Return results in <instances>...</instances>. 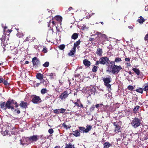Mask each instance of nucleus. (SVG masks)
I'll use <instances>...</instances> for the list:
<instances>
[{"label": "nucleus", "mask_w": 148, "mask_h": 148, "mask_svg": "<svg viewBox=\"0 0 148 148\" xmlns=\"http://www.w3.org/2000/svg\"><path fill=\"white\" fill-rule=\"evenodd\" d=\"M131 124L133 127L136 128L141 125V121L140 119L135 117L132 121Z\"/></svg>", "instance_id": "7ed1b4c3"}, {"label": "nucleus", "mask_w": 148, "mask_h": 148, "mask_svg": "<svg viewBox=\"0 0 148 148\" xmlns=\"http://www.w3.org/2000/svg\"><path fill=\"white\" fill-rule=\"evenodd\" d=\"M72 134L76 137L80 136L79 132L77 130H75L74 131H73Z\"/></svg>", "instance_id": "aec40b11"}, {"label": "nucleus", "mask_w": 148, "mask_h": 148, "mask_svg": "<svg viewBox=\"0 0 148 148\" xmlns=\"http://www.w3.org/2000/svg\"><path fill=\"white\" fill-rule=\"evenodd\" d=\"M98 67L96 66H93V67L92 68V71L93 72H96L97 70V69Z\"/></svg>", "instance_id": "72a5a7b5"}, {"label": "nucleus", "mask_w": 148, "mask_h": 148, "mask_svg": "<svg viewBox=\"0 0 148 148\" xmlns=\"http://www.w3.org/2000/svg\"><path fill=\"white\" fill-rule=\"evenodd\" d=\"M100 63V62L99 61H97L96 62L95 64V65H98Z\"/></svg>", "instance_id": "bf43d9fd"}, {"label": "nucleus", "mask_w": 148, "mask_h": 148, "mask_svg": "<svg viewBox=\"0 0 148 148\" xmlns=\"http://www.w3.org/2000/svg\"><path fill=\"white\" fill-rule=\"evenodd\" d=\"M20 143L23 145L24 144V143H23V141L21 140H20Z\"/></svg>", "instance_id": "774afa93"}, {"label": "nucleus", "mask_w": 148, "mask_h": 148, "mask_svg": "<svg viewBox=\"0 0 148 148\" xmlns=\"http://www.w3.org/2000/svg\"><path fill=\"white\" fill-rule=\"evenodd\" d=\"M125 61L126 62H130V58H125Z\"/></svg>", "instance_id": "5fc2aeb1"}, {"label": "nucleus", "mask_w": 148, "mask_h": 148, "mask_svg": "<svg viewBox=\"0 0 148 148\" xmlns=\"http://www.w3.org/2000/svg\"><path fill=\"white\" fill-rule=\"evenodd\" d=\"M53 112L54 113L56 114H59L60 113V109H55L54 110H53Z\"/></svg>", "instance_id": "4c0bfd02"}, {"label": "nucleus", "mask_w": 148, "mask_h": 148, "mask_svg": "<svg viewBox=\"0 0 148 148\" xmlns=\"http://www.w3.org/2000/svg\"><path fill=\"white\" fill-rule=\"evenodd\" d=\"M73 103L75 104L74 107L77 106V107H79V103H80V101L79 99H77L76 102H73Z\"/></svg>", "instance_id": "7c9ffc66"}, {"label": "nucleus", "mask_w": 148, "mask_h": 148, "mask_svg": "<svg viewBox=\"0 0 148 148\" xmlns=\"http://www.w3.org/2000/svg\"><path fill=\"white\" fill-rule=\"evenodd\" d=\"M122 69V68L121 66L114 65L113 66L112 69L110 70H109V71L112 72L114 74H117L119 73L120 70Z\"/></svg>", "instance_id": "39448f33"}, {"label": "nucleus", "mask_w": 148, "mask_h": 148, "mask_svg": "<svg viewBox=\"0 0 148 148\" xmlns=\"http://www.w3.org/2000/svg\"><path fill=\"white\" fill-rule=\"evenodd\" d=\"M100 63L103 64H108V62L109 61V59L107 57H102L99 60Z\"/></svg>", "instance_id": "1a4fd4ad"}, {"label": "nucleus", "mask_w": 148, "mask_h": 148, "mask_svg": "<svg viewBox=\"0 0 148 148\" xmlns=\"http://www.w3.org/2000/svg\"><path fill=\"white\" fill-rule=\"evenodd\" d=\"M84 64L87 67H89L90 65V62L87 59H85L83 60Z\"/></svg>", "instance_id": "4468645a"}, {"label": "nucleus", "mask_w": 148, "mask_h": 148, "mask_svg": "<svg viewBox=\"0 0 148 148\" xmlns=\"http://www.w3.org/2000/svg\"><path fill=\"white\" fill-rule=\"evenodd\" d=\"M143 89L141 88H138L136 90V91L142 94L143 93Z\"/></svg>", "instance_id": "473e14b6"}, {"label": "nucleus", "mask_w": 148, "mask_h": 148, "mask_svg": "<svg viewBox=\"0 0 148 148\" xmlns=\"http://www.w3.org/2000/svg\"><path fill=\"white\" fill-rule=\"evenodd\" d=\"M18 106V104L13 99H9L6 103L2 101L0 102V107L2 110H6L8 109H10L12 110H14V112L17 114L21 113L19 109L17 108Z\"/></svg>", "instance_id": "f257e3e1"}, {"label": "nucleus", "mask_w": 148, "mask_h": 148, "mask_svg": "<svg viewBox=\"0 0 148 148\" xmlns=\"http://www.w3.org/2000/svg\"><path fill=\"white\" fill-rule=\"evenodd\" d=\"M9 131L7 130H5L4 132V136H5L6 135H8L9 134Z\"/></svg>", "instance_id": "09e8293b"}, {"label": "nucleus", "mask_w": 148, "mask_h": 148, "mask_svg": "<svg viewBox=\"0 0 148 148\" xmlns=\"http://www.w3.org/2000/svg\"><path fill=\"white\" fill-rule=\"evenodd\" d=\"M96 34H97L98 35V36L96 37V38H98L99 36L102 34L101 32H96Z\"/></svg>", "instance_id": "603ef678"}, {"label": "nucleus", "mask_w": 148, "mask_h": 148, "mask_svg": "<svg viewBox=\"0 0 148 148\" xmlns=\"http://www.w3.org/2000/svg\"><path fill=\"white\" fill-rule=\"evenodd\" d=\"M95 106L94 105H92V106L89 109V110L90 112H93L95 110Z\"/></svg>", "instance_id": "f704fd0d"}, {"label": "nucleus", "mask_w": 148, "mask_h": 148, "mask_svg": "<svg viewBox=\"0 0 148 148\" xmlns=\"http://www.w3.org/2000/svg\"><path fill=\"white\" fill-rule=\"evenodd\" d=\"M49 62H46L42 64V66L44 67H47L49 66Z\"/></svg>", "instance_id": "58836bf2"}, {"label": "nucleus", "mask_w": 148, "mask_h": 148, "mask_svg": "<svg viewBox=\"0 0 148 148\" xmlns=\"http://www.w3.org/2000/svg\"><path fill=\"white\" fill-rule=\"evenodd\" d=\"M144 40H146L148 42V33L145 36L144 38Z\"/></svg>", "instance_id": "de8ad7c7"}, {"label": "nucleus", "mask_w": 148, "mask_h": 148, "mask_svg": "<svg viewBox=\"0 0 148 148\" xmlns=\"http://www.w3.org/2000/svg\"><path fill=\"white\" fill-rule=\"evenodd\" d=\"M65 47V45L64 44L60 45L59 46V49L61 50H63Z\"/></svg>", "instance_id": "a19ab883"}, {"label": "nucleus", "mask_w": 148, "mask_h": 148, "mask_svg": "<svg viewBox=\"0 0 148 148\" xmlns=\"http://www.w3.org/2000/svg\"><path fill=\"white\" fill-rule=\"evenodd\" d=\"M51 20H50L49 21V22L48 23V27H50V24H51Z\"/></svg>", "instance_id": "680f3d73"}, {"label": "nucleus", "mask_w": 148, "mask_h": 148, "mask_svg": "<svg viewBox=\"0 0 148 148\" xmlns=\"http://www.w3.org/2000/svg\"><path fill=\"white\" fill-rule=\"evenodd\" d=\"M32 38L30 36L27 37L24 40V42H25L26 41H31Z\"/></svg>", "instance_id": "ea45409f"}, {"label": "nucleus", "mask_w": 148, "mask_h": 148, "mask_svg": "<svg viewBox=\"0 0 148 148\" xmlns=\"http://www.w3.org/2000/svg\"><path fill=\"white\" fill-rule=\"evenodd\" d=\"M92 128V127L90 125H87L86 126V133L90 131Z\"/></svg>", "instance_id": "c756f323"}, {"label": "nucleus", "mask_w": 148, "mask_h": 148, "mask_svg": "<svg viewBox=\"0 0 148 148\" xmlns=\"http://www.w3.org/2000/svg\"><path fill=\"white\" fill-rule=\"evenodd\" d=\"M139 19L137 20V21L141 24H143L145 21V20L143 18L142 16H140L139 17Z\"/></svg>", "instance_id": "6ab92c4d"}, {"label": "nucleus", "mask_w": 148, "mask_h": 148, "mask_svg": "<svg viewBox=\"0 0 148 148\" xmlns=\"http://www.w3.org/2000/svg\"><path fill=\"white\" fill-rule=\"evenodd\" d=\"M3 84L5 85L6 86L9 85V84L8 83L7 81V80H5L4 81L3 80Z\"/></svg>", "instance_id": "c03bdc74"}, {"label": "nucleus", "mask_w": 148, "mask_h": 148, "mask_svg": "<svg viewBox=\"0 0 148 148\" xmlns=\"http://www.w3.org/2000/svg\"><path fill=\"white\" fill-rule=\"evenodd\" d=\"M78 37V34L76 33H74L71 36V38L75 40Z\"/></svg>", "instance_id": "c85d7f7f"}, {"label": "nucleus", "mask_w": 148, "mask_h": 148, "mask_svg": "<svg viewBox=\"0 0 148 148\" xmlns=\"http://www.w3.org/2000/svg\"><path fill=\"white\" fill-rule=\"evenodd\" d=\"M55 75V74L52 73H48L47 75V76L49 77V78L51 79H54L53 76Z\"/></svg>", "instance_id": "b1692460"}, {"label": "nucleus", "mask_w": 148, "mask_h": 148, "mask_svg": "<svg viewBox=\"0 0 148 148\" xmlns=\"http://www.w3.org/2000/svg\"><path fill=\"white\" fill-rule=\"evenodd\" d=\"M17 36H18L19 38H21L23 36V33H18L17 34Z\"/></svg>", "instance_id": "8fccbe9b"}, {"label": "nucleus", "mask_w": 148, "mask_h": 148, "mask_svg": "<svg viewBox=\"0 0 148 148\" xmlns=\"http://www.w3.org/2000/svg\"><path fill=\"white\" fill-rule=\"evenodd\" d=\"M80 42L81 41L79 40L75 42L74 44L73 47L76 49V48L80 44Z\"/></svg>", "instance_id": "a878e982"}, {"label": "nucleus", "mask_w": 148, "mask_h": 148, "mask_svg": "<svg viewBox=\"0 0 148 148\" xmlns=\"http://www.w3.org/2000/svg\"><path fill=\"white\" fill-rule=\"evenodd\" d=\"M118 0H110L111 3L112 4H114L117 3Z\"/></svg>", "instance_id": "a18cd8bd"}, {"label": "nucleus", "mask_w": 148, "mask_h": 148, "mask_svg": "<svg viewBox=\"0 0 148 148\" xmlns=\"http://www.w3.org/2000/svg\"><path fill=\"white\" fill-rule=\"evenodd\" d=\"M103 148H109L111 146V145L108 142H105L103 144Z\"/></svg>", "instance_id": "393cba45"}, {"label": "nucleus", "mask_w": 148, "mask_h": 148, "mask_svg": "<svg viewBox=\"0 0 148 148\" xmlns=\"http://www.w3.org/2000/svg\"><path fill=\"white\" fill-rule=\"evenodd\" d=\"M73 9V8L72 7H70L69 8H68V10L67 11V12H69V11H71Z\"/></svg>", "instance_id": "052dcab7"}, {"label": "nucleus", "mask_w": 148, "mask_h": 148, "mask_svg": "<svg viewBox=\"0 0 148 148\" xmlns=\"http://www.w3.org/2000/svg\"><path fill=\"white\" fill-rule=\"evenodd\" d=\"M125 64L127 65L126 66L127 67H130L131 66V64L130 63H126Z\"/></svg>", "instance_id": "4d7b16f0"}, {"label": "nucleus", "mask_w": 148, "mask_h": 148, "mask_svg": "<svg viewBox=\"0 0 148 148\" xmlns=\"http://www.w3.org/2000/svg\"><path fill=\"white\" fill-rule=\"evenodd\" d=\"M3 82V78L0 76V83Z\"/></svg>", "instance_id": "13d9d810"}, {"label": "nucleus", "mask_w": 148, "mask_h": 148, "mask_svg": "<svg viewBox=\"0 0 148 148\" xmlns=\"http://www.w3.org/2000/svg\"><path fill=\"white\" fill-rule=\"evenodd\" d=\"M143 88L145 91H147L148 90V82L144 84L143 86Z\"/></svg>", "instance_id": "bb28decb"}, {"label": "nucleus", "mask_w": 148, "mask_h": 148, "mask_svg": "<svg viewBox=\"0 0 148 148\" xmlns=\"http://www.w3.org/2000/svg\"><path fill=\"white\" fill-rule=\"evenodd\" d=\"M27 103L23 101H21L19 104V106L22 108L26 109L27 106Z\"/></svg>", "instance_id": "ddd939ff"}, {"label": "nucleus", "mask_w": 148, "mask_h": 148, "mask_svg": "<svg viewBox=\"0 0 148 148\" xmlns=\"http://www.w3.org/2000/svg\"><path fill=\"white\" fill-rule=\"evenodd\" d=\"M132 70L138 75H139L140 74V71L138 69L133 67L132 68Z\"/></svg>", "instance_id": "5701e85b"}, {"label": "nucleus", "mask_w": 148, "mask_h": 148, "mask_svg": "<svg viewBox=\"0 0 148 148\" xmlns=\"http://www.w3.org/2000/svg\"><path fill=\"white\" fill-rule=\"evenodd\" d=\"M62 126L64 127V128L66 130H67L69 128H70L71 126L69 127V126L66 125L65 123H64L62 124Z\"/></svg>", "instance_id": "c9c22d12"}, {"label": "nucleus", "mask_w": 148, "mask_h": 148, "mask_svg": "<svg viewBox=\"0 0 148 148\" xmlns=\"http://www.w3.org/2000/svg\"><path fill=\"white\" fill-rule=\"evenodd\" d=\"M42 51L44 53H46L47 52V48H44L43 49Z\"/></svg>", "instance_id": "3c124183"}, {"label": "nucleus", "mask_w": 148, "mask_h": 148, "mask_svg": "<svg viewBox=\"0 0 148 148\" xmlns=\"http://www.w3.org/2000/svg\"><path fill=\"white\" fill-rule=\"evenodd\" d=\"M140 108V106H136L133 110V113L134 114H136L137 113V111L139 110Z\"/></svg>", "instance_id": "412c9836"}, {"label": "nucleus", "mask_w": 148, "mask_h": 148, "mask_svg": "<svg viewBox=\"0 0 148 148\" xmlns=\"http://www.w3.org/2000/svg\"><path fill=\"white\" fill-rule=\"evenodd\" d=\"M39 136L37 135H33L30 137H27L28 140L32 142H36L37 141L38 138Z\"/></svg>", "instance_id": "9b49d317"}, {"label": "nucleus", "mask_w": 148, "mask_h": 148, "mask_svg": "<svg viewBox=\"0 0 148 148\" xmlns=\"http://www.w3.org/2000/svg\"><path fill=\"white\" fill-rule=\"evenodd\" d=\"M59 83L61 85H62L63 83V82L60 80H59Z\"/></svg>", "instance_id": "0e129e2a"}, {"label": "nucleus", "mask_w": 148, "mask_h": 148, "mask_svg": "<svg viewBox=\"0 0 148 148\" xmlns=\"http://www.w3.org/2000/svg\"><path fill=\"white\" fill-rule=\"evenodd\" d=\"M122 122L121 121L119 122L116 121L113 123V125L114 127V132L115 133H118L121 132L122 127H121Z\"/></svg>", "instance_id": "f03ea898"}, {"label": "nucleus", "mask_w": 148, "mask_h": 148, "mask_svg": "<svg viewBox=\"0 0 148 148\" xmlns=\"http://www.w3.org/2000/svg\"><path fill=\"white\" fill-rule=\"evenodd\" d=\"M70 93H69L68 91L66 90L61 93L59 97L61 100H64L68 97Z\"/></svg>", "instance_id": "6e6552de"}, {"label": "nucleus", "mask_w": 148, "mask_h": 148, "mask_svg": "<svg viewBox=\"0 0 148 148\" xmlns=\"http://www.w3.org/2000/svg\"><path fill=\"white\" fill-rule=\"evenodd\" d=\"M122 61V60L121 59V58L119 57H116L114 60V61L113 62H114V63L115 62L118 63Z\"/></svg>", "instance_id": "2f4dec72"}, {"label": "nucleus", "mask_w": 148, "mask_h": 148, "mask_svg": "<svg viewBox=\"0 0 148 148\" xmlns=\"http://www.w3.org/2000/svg\"><path fill=\"white\" fill-rule=\"evenodd\" d=\"M94 40V38H89V40L90 41H93Z\"/></svg>", "instance_id": "69168bd1"}, {"label": "nucleus", "mask_w": 148, "mask_h": 148, "mask_svg": "<svg viewBox=\"0 0 148 148\" xmlns=\"http://www.w3.org/2000/svg\"><path fill=\"white\" fill-rule=\"evenodd\" d=\"M64 148H75L74 145H72L70 143L69 144L66 143V146Z\"/></svg>", "instance_id": "4be33fe9"}, {"label": "nucleus", "mask_w": 148, "mask_h": 148, "mask_svg": "<svg viewBox=\"0 0 148 148\" xmlns=\"http://www.w3.org/2000/svg\"><path fill=\"white\" fill-rule=\"evenodd\" d=\"M108 64H110V65H108V67L109 68V70H111L113 67V66L115 65V63L113 61H111L110 60L109 61H108Z\"/></svg>", "instance_id": "f3484780"}, {"label": "nucleus", "mask_w": 148, "mask_h": 148, "mask_svg": "<svg viewBox=\"0 0 148 148\" xmlns=\"http://www.w3.org/2000/svg\"><path fill=\"white\" fill-rule=\"evenodd\" d=\"M111 77L109 76L108 77L103 78V80L104 82L105 86L108 88L111 87V85L109 84L111 82Z\"/></svg>", "instance_id": "0eeeda50"}, {"label": "nucleus", "mask_w": 148, "mask_h": 148, "mask_svg": "<svg viewBox=\"0 0 148 148\" xmlns=\"http://www.w3.org/2000/svg\"><path fill=\"white\" fill-rule=\"evenodd\" d=\"M127 88L128 90H132L134 89L133 86L131 85L128 86H127Z\"/></svg>", "instance_id": "79ce46f5"}, {"label": "nucleus", "mask_w": 148, "mask_h": 148, "mask_svg": "<svg viewBox=\"0 0 148 148\" xmlns=\"http://www.w3.org/2000/svg\"><path fill=\"white\" fill-rule=\"evenodd\" d=\"M79 107H80L81 108H83V105L81 101H80V103H79Z\"/></svg>", "instance_id": "6e6d98bb"}, {"label": "nucleus", "mask_w": 148, "mask_h": 148, "mask_svg": "<svg viewBox=\"0 0 148 148\" xmlns=\"http://www.w3.org/2000/svg\"><path fill=\"white\" fill-rule=\"evenodd\" d=\"M60 113L63 114L64 113V112L65 111H66V109H64V108H61L60 109Z\"/></svg>", "instance_id": "49530a36"}, {"label": "nucleus", "mask_w": 148, "mask_h": 148, "mask_svg": "<svg viewBox=\"0 0 148 148\" xmlns=\"http://www.w3.org/2000/svg\"><path fill=\"white\" fill-rule=\"evenodd\" d=\"M54 132L52 128L49 129L48 130V132L50 134H52Z\"/></svg>", "instance_id": "37998d69"}, {"label": "nucleus", "mask_w": 148, "mask_h": 148, "mask_svg": "<svg viewBox=\"0 0 148 148\" xmlns=\"http://www.w3.org/2000/svg\"><path fill=\"white\" fill-rule=\"evenodd\" d=\"M103 105L102 104H97L96 105H95V107H96L97 108H98L100 107V105Z\"/></svg>", "instance_id": "864d4df0"}, {"label": "nucleus", "mask_w": 148, "mask_h": 148, "mask_svg": "<svg viewBox=\"0 0 148 148\" xmlns=\"http://www.w3.org/2000/svg\"><path fill=\"white\" fill-rule=\"evenodd\" d=\"M53 19L54 20H55L56 21H57L58 23H59L61 25V23L62 20V16H55L53 18L52 20Z\"/></svg>", "instance_id": "f8f14e48"}, {"label": "nucleus", "mask_w": 148, "mask_h": 148, "mask_svg": "<svg viewBox=\"0 0 148 148\" xmlns=\"http://www.w3.org/2000/svg\"><path fill=\"white\" fill-rule=\"evenodd\" d=\"M96 54L100 56H102V54L103 53L102 49H101L98 48L97 49V51L96 52Z\"/></svg>", "instance_id": "2eb2a0df"}, {"label": "nucleus", "mask_w": 148, "mask_h": 148, "mask_svg": "<svg viewBox=\"0 0 148 148\" xmlns=\"http://www.w3.org/2000/svg\"><path fill=\"white\" fill-rule=\"evenodd\" d=\"M36 77L37 79L41 80L43 79L44 75L43 74L38 73L37 74Z\"/></svg>", "instance_id": "a211bd4d"}, {"label": "nucleus", "mask_w": 148, "mask_h": 148, "mask_svg": "<svg viewBox=\"0 0 148 148\" xmlns=\"http://www.w3.org/2000/svg\"><path fill=\"white\" fill-rule=\"evenodd\" d=\"M32 62L33 67L35 68L40 67L41 65L40 61L36 57L32 58Z\"/></svg>", "instance_id": "20e7f679"}, {"label": "nucleus", "mask_w": 148, "mask_h": 148, "mask_svg": "<svg viewBox=\"0 0 148 148\" xmlns=\"http://www.w3.org/2000/svg\"><path fill=\"white\" fill-rule=\"evenodd\" d=\"M79 132L82 133H86V128L84 127H79Z\"/></svg>", "instance_id": "cd10ccee"}, {"label": "nucleus", "mask_w": 148, "mask_h": 148, "mask_svg": "<svg viewBox=\"0 0 148 148\" xmlns=\"http://www.w3.org/2000/svg\"><path fill=\"white\" fill-rule=\"evenodd\" d=\"M99 42L101 43H103L107 39V36L105 34H102L99 36L98 38H97Z\"/></svg>", "instance_id": "9d476101"}, {"label": "nucleus", "mask_w": 148, "mask_h": 148, "mask_svg": "<svg viewBox=\"0 0 148 148\" xmlns=\"http://www.w3.org/2000/svg\"><path fill=\"white\" fill-rule=\"evenodd\" d=\"M51 23H52L53 25V26L55 25L56 24V22L54 21H53L52 22H51Z\"/></svg>", "instance_id": "e2e57ef3"}, {"label": "nucleus", "mask_w": 148, "mask_h": 148, "mask_svg": "<svg viewBox=\"0 0 148 148\" xmlns=\"http://www.w3.org/2000/svg\"><path fill=\"white\" fill-rule=\"evenodd\" d=\"M31 97L32 98L31 101L34 104H39L42 102V101L39 96L33 95Z\"/></svg>", "instance_id": "423d86ee"}, {"label": "nucleus", "mask_w": 148, "mask_h": 148, "mask_svg": "<svg viewBox=\"0 0 148 148\" xmlns=\"http://www.w3.org/2000/svg\"><path fill=\"white\" fill-rule=\"evenodd\" d=\"M47 90L46 88H42L40 92L42 94H44L47 92Z\"/></svg>", "instance_id": "e433bc0d"}, {"label": "nucleus", "mask_w": 148, "mask_h": 148, "mask_svg": "<svg viewBox=\"0 0 148 148\" xmlns=\"http://www.w3.org/2000/svg\"><path fill=\"white\" fill-rule=\"evenodd\" d=\"M76 51V49L74 47L71 49L69 52L68 53V55L69 56H72L75 54V53Z\"/></svg>", "instance_id": "dca6fc26"}, {"label": "nucleus", "mask_w": 148, "mask_h": 148, "mask_svg": "<svg viewBox=\"0 0 148 148\" xmlns=\"http://www.w3.org/2000/svg\"><path fill=\"white\" fill-rule=\"evenodd\" d=\"M36 39V38L35 37H33L31 39V41H33L34 40H35Z\"/></svg>", "instance_id": "338daca9"}]
</instances>
